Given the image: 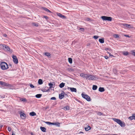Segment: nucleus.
<instances>
[{
    "label": "nucleus",
    "instance_id": "21",
    "mask_svg": "<svg viewBox=\"0 0 135 135\" xmlns=\"http://www.w3.org/2000/svg\"><path fill=\"white\" fill-rule=\"evenodd\" d=\"M20 100L21 102H27V100L25 98H20Z\"/></svg>",
    "mask_w": 135,
    "mask_h": 135
},
{
    "label": "nucleus",
    "instance_id": "2",
    "mask_svg": "<svg viewBox=\"0 0 135 135\" xmlns=\"http://www.w3.org/2000/svg\"><path fill=\"white\" fill-rule=\"evenodd\" d=\"M113 120L115 122L118 124L121 127H124L125 126V123L124 122H122V121L119 119L115 118H113Z\"/></svg>",
    "mask_w": 135,
    "mask_h": 135
},
{
    "label": "nucleus",
    "instance_id": "57",
    "mask_svg": "<svg viewBox=\"0 0 135 135\" xmlns=\"http://www.w3.org/2000/svg\"><path fill=\"white\" fill-rule=\"evenodd\" d=\"M12 135H15V134L12 132Z\"/></svg>",
    "mask_w": 135,
    "mask_h": 135
},
{
    "label": "nucleus",
    "instance_id": "23",
    "mask_svg": "<svg viewBox=\"0 0 135 135\" xmlns=\"http://www.w3.org/2000/svg\"><path fill=\"white\" fill-rule=\"evenodd\" d=\"M29 114L30 115L32 116H33L35 115L36 114V113L34 112H30V113Z\"/></svg>",
    "mask_w": 135,
    "mask_h": 135
},
{
    "label": "nucleus",
    "instance_id": "52",
    "mask_svg": "<svg viewBox=\"0 0 135 135\" xmlns=\"http://www.w3.org/2000/svg\"><path fill=\"white\" fill-rule=\"evenodd\" d=\"M124 36L125 37H129V35H124Z\"/></svg>",
    "mask_w": 135,
    "mask_h": 135
},
{
    "label": "nucleus",
    "instance_id": "30",
    "mask_svg": "<svg viewBox=\"0 0 135 135\" xmlns=\"http://www.w3.org/2000/svg\"><path fill=\"white\" fill-rule=\"evenodd\" d=\"M114 37V38H119V35L118 34H115L113 35Z\"/></svg>",
    "mask_w": 135,
    "mask_h": 135
},
{
    "label": "nucleus",
    "instance_id": "24",
    "mask_svg": "<svg viewBox=\"0 0 135 135\" xmlns=\"http://www.w3.org/2000/svg\"><path fill=\"white\" fill-rule=\"evenodd\" d=\"M99 41L101 43H103L104 42V39L103 38H100L99 39Z\"/></svg>",
    "mask_w": 135,
    "mask_h": 135
},
{
    "label": "nucleus",
    "instance_id": "43",
    "mask_svg": "<svg viewBox=\"0 0 135 135\" xmlns=\"http://www.w3.org/2000/svg\"><path fill=\"white\" fill-rule=\"evenodd\" d=\"M107 52L108 54H109V56H112V57H114V56L113 55L111 54L109 52Z\"/></svg>",
    "mask_w": 135,
    "mask_h": 135
},
{
    "label": "nucleus",
    "instance_id": "13",
    "mask_svg": "<svg viewBox=\"0 0 135 135\" xmlns=\"http://www.w3.org/2000/svg\"><path fill=\"white\" fill-rule=\"evenodd\" d=\"M57 14L58 16L61 18H66V17L65 16L63 15L60 13H57Z\"/></svg>",
    "mask_w": 135,
    "mask_h": 135
},
{
    "label": "nucleus",
    "instance_id": "41",
    "mask_svg": "<svg viewBox=\"0 0 135 135\" xmlns=\"http://www.w3.org/2000/svg\"><path fill=\"white\" fill-rule=\"evenodd\" d=\"M129 28H132L131 25L129 24H128V27Z\"/></svg>",
    "mask_w": 135,
    "mask_h": 135
},
{
    "label": "nucleus",
    "instance_id": "33",
    "mask_svg": "<svg viewBox=\"0 0 135 135\" xmlns=\"http://www.w3.org/2000/svg\"><path fill=\"white\" fill-rule=\"evenodd\" d=\"M122 25L126 27H128V24L127 23H123L122 24Z\"/></svg>",
    "mask_w": 135,
    "mask_h": 135
},
{
    "label": "nucleus",
    "instance_id": "14",
    "mask_svg": "<svg viewBox=\"0 0 135 135\" xmlns=\"http://www.w3.org/2000/svg\"><path fill=\"white\" fill-rule=\"evenodd\" d=\"M40 128L41 131L44 132H45L46 131V128L44 127H40Z\"/></svg>",
    "mask_w": 135,
    "mask_h": 135
},
{
    "label": "nucleus",
    "instance_id": "47",
    "mask_svg": "<svg viewBox=\"0 0 135 135\" xmlns=\"http://www.w3.org/2000/svg\"><path fill=\"white\" fill-rule=\"evenodd\" d=\"M44 17L46 19H48V17L47 16H45Z\"/></svg>",
    "mask_w": 135,
    "mask_h": 135
},
{
    "label": "nucleus",
    "instance_id": "29",
    "mask_svg": "<svg viewBox=\"0 0 135 135\" xmlns=\"http://www.w3.org/2000/svg\"><path fill=\"white\" fill-rule=\"evenodd\" d=\"M49 85L50 86L49 88L50 89H51V88L53 87V84L51 83H49Z\"/></svg>",
    "mask_w": 135,
    "mask_h": 135
},
{
    "label": "nucleus",
    "instance_id": "50",
    "mask_svg": "<svg viewBox=\"0 0 135 135\" xmlns=\"http://www.w3.org/2000/svg\"><path fill=\"white\" fill-rule=\"evenodd\" d=\"M80 30H81L82 31H83L84 30V29L83 28H80Z\"/></svg>",
    "mask_w": 135,
    "mask_h": 135
},
{
    "label": "nucleus",
    "instance_id": "60",
    "mask_svg": "<svg viewBox=\"0 0 135 135\" xmlns=\"http://www.w3.org/2000/svg\"><path fill=\"white\" fill-rule=\"evenodd\" d=\"M2 127H3V126H2V125H1V126H0V128H2Z\"/></svg>",
    "mask_w": 135,
    "mask_h": 135
},
{
    "label": "nucleus",
    "instance_id": "3",
    "mask_svg": "<svg viewBox=\"0 0 135 135\" xmlns=\"http://www.w3.org/2000/svg\"><path fill=\"white\" fill-rule=\"evenodd\" d=\"M86 79L91 80H95L98 79V78L95 76L87 74Z\"/></svg>",
    "mask_w": 135,
    "mask_h": 135
},
{
    "label": "nucleus",
    "instance_id": "27",
    "mask_svg": "<svg viewBox=\"0 0 135 135\" xmlns=\"http://www.w3.org/2000/svg\"><path fill=\"white\" fill-rule=\"evenodd\" d=\"M97 86L93 85V86L92 89L93 90H95L97 89Z\"/></svg>",
    "mask_w": 135,
    "mask_h": 135
},
{
    "label": "nucleus",
    "instance_id": "25",
    "mask_svg": "<svg viewBox=\"0 0 135 135\" xmlns=\"http://www.w3.org/2000/svg\"><path fill=\"white\" fill-rule=\"evenodd\" d=\"M43 83V81L42 79H40L38 80V83L39 84L41 85Z\"/></svg>",
    "mask_w": 135,
    "mask_h": 135
},
{
    "label": "nucleus",
    "instance_id": "1",
    "mask_svg": "<svg viewBox=\"0 0 135 135\" xmlns=\"http://www.w3.org/2000/svg\"><path fill=\"white\" fill-rule=\"evenodd\" d=\"M0 66L1 69L3 70H6L8 68L7 64L6 62H4L1 63Z\"/></svg>",
    "mask_w": 135,
    "mask_h": 135
},
{
    "label": "nucleus",
    "instance_id": "44",
    "mask_svg": "<svg viewBox=\"0 0 135 135\" xmlns=\"http://www.w3.org/2000/svg\"><path fill=\"white\" fill-rule=\"evenodd\" d=\"M33 25L34 26H38V25H37L35 23H33Z\"/></svg>",
    "mask_w": 135,
    "mask_h": 135
},
{
    "label": "nucleus",
    "instance_id": "31",
    "mask_svg": "<svg viewBox=\"0 0 135 135\" xmlns=\"http://www.w3.org/2000/svg\"><path fill=\"white\" fill-rule=\"evenodd\" d=\"M68 60L69 62L71 64L72 63V59L71 58H69Z\"/></svg>",
    "mask_w": 135,
    "mask_h": 135
},
{
    "label": "nucleus",
    "instance_id": "22",
    "mask_svg": "<svg viewBox=\"0 0 135 135\" xmlns=\"http://www.w3.org/2000/svg\"><path fill=\"white\" fill-rule=\"evenodd\" d=\"M105 50L107 51L108 50L110 52H112L113 51L110 48H106L105 49Z\"/></svg>",
    "mask_w": 135,
    "mask_h": 135
},
{
    "label": "nucleus",
    "instance_id": "48",
    "mask_svg": "<svg viewBox=\"0 0 135 135\" xmlns=\"http://www.w3.org/2000/svg\"><path fill=\"white\" fill-rule=\"evenodd\" d=\"M104 57L106 59H108L109 58V57L107 56H104Z\"/></svg>",
    "mask_w": 135,
    "mask_h": 135
},
{
    "label": "nucleus",
    "instance_id": "45",
    "mask_svg": "<svg viewBox=\"0 0 135 135\" xmlns=\"http://www.w3.org/2000/svg\"><path fill=\"white\" fill-rule=\"evenodd\" d=\"M45 90L44 91H45V92H48L49 91V89H48L47 90L45 89Z\"/></svg>",
    "mask_w": 135,
    "mask_h": 135
},
{
    "label": "nucleus",
    "instance_id": "56",
    "mask_svg": "<svg viewBox=\"0 0 135 135\" xmlns=\"http://www.w3.org/2000/svg\"><path fill=\"white\" fill-rule=\"evenodd\" d=\"M133 119H134L135 120V115H133Z\"/></svg>",
    "mask_w": 135,
    "mask_h": 135
},
{
    "label": "nucleus",
    "instance_id": "62",
    "mask_svg": "<svg viewBox=\"0 0 135 135\" xmlns=\"http://www.w3.org/2000/svg\"><path fill=\"white\" fill-rule=\"evenodd\" d=\"M89 45H90L89 44H87V46H88Z\"/></svg>",
    "mask_w": 135,
    "mask_h": 135
},
{
    "label": "nucleus",
    "instance_id": "28",
    "mask_svg": "<svg viewBox=\"0 0 135 135\" xmlns=\"http://www.w3.org/2000/svg\"><path fill=\"white\" fill-rule=\"evenodd\" d=\"M42 95L41 94H38L36 95H35V97L37 98H40L42 96Z\"/></svg>",
    "mask_w": 135,
    "mask_h": 135
},
{
    "label": "nucleus",
    "instance_id": "61",
    "mask_svg": "<svg viewBox=\"0 0 135 135\" xmlns=\"http://www.w3.org/2000/svg\"><path fill=\"white\" fill-rule=\"evenodd\" d=\"M9 66H12V65L11 64H9Z\"/></svg>",
    "mask_w": 135,
    "mask_h": 135
},
{
    "label": "nucleus",
    "instance_id": "18",
    "mask_svg": "<svg viewBox=\"0 0 135 135\" xmlns=\"http://www.w3.org/2000/svg\"><path fill=\"white\" fill-rule=\"evenodd\" d=\"M91 128L89 126H88L87 127H85L84 129L86 131H88Z\"/></svg>",
    "mask_w": 135,
    "mask_h": 135
},
{
    "label": "nucleus",
    "instance_id": "42",
    "mask_svg": "<svg viewBox=\"0 0 135 135\" xmlns=\"http://www.w3.org/2000/svg\"><path fill=\"white\" fill-rule=\"evenodd\" d=\"M56 123V124L57 125V126L58 127L60 126V123H59L58 122H56L55 123Z\"/></svg>",
    "mask_w": 135,
    "mask_h": 135
},
{
    "label": "nucleus",
    "instance_id": "9",
    "mask_svg": "<svg viewBox=\"0 0 135 135\" xmlns=\"http://www.w3.org/2000/svg\"><path fill=\"white\" fill-rule=\"evenodd\" d=\"M20 114V115L22 119H24L26 118V117L25 114L23 113L22 112H21Z\"/></svg>",
    "mask_w": 135,
    "mask_h": 135
},
{
    "label": "nucleus",
    "instance_id": "63",
    "mask_svg": "<svg viewBox=\"0 0 135 135\" xmlns=\"http://www.w3.org/2000/svg\"><path fill=\"white\" fill-rule=\"evenodd\" d=\"M88 20H90V19H89V18H88Z\"/></svg>",
    "mask_w": 135,
    "mask_h": 135
},
{
    "label": "nucleus",
    "instance_id": "8",
    "mask_svg": "<svg viewBox=\"0 0 135 135\" xmlns=\"http://www.w3.org/2000/svg\"><path fill=\"white\" fill-rule=\"evenodd\" d=\"M64 94H65V93L63 91H62L61 93L59 95V99H62L64 97Z\"/></svg>",
    "mask_w": 135,
    "mask_h": 135
},
{
    "label": "nucleus",
    "instance_id": "10",
    "mask_svg": "<svg viewBox=\"0 0 135 135\" xmlns=\"http://www.w3.org/2000/svg\"><path fill=\"white\" fill-rule=\"evenodd\" d=\"M3 85L4 86H7L9 88H11L12 86L10 84L7 83H6L4 82L3 83Z\"/></svg>",
    "mask_w": 135,
    "mask_h": 135
},
{
    "label": "nucleus",
    "instance_id": "49",
    "mask_svg": "<svg viewBox=\"0 0 135 135\" xmlns=\"http://www.w3.org/2000/svg\"><path fill=\"white\" fill-rule=\"evenodd\" d=\"M0 98H5V96H3L1 95H0Z\"/></svg>",
    "mask_w": 135,
    "mask_h": 135
},
{
    "label": "nucleus",
    "instance_id": "34",
    "mask_svg": "<svg viewBox=\"0 0 135 135\" xmlns=\"http://www.w3.org/2000/svg\"><path fill=\"white\" fill-rule=\"evenodd\" d=\"M131 52L132 54L135 56V50H132Z\"/></svg>",
    "mask_w": 135,
    "mask_h": 135
},
{
    "label": "nucleus",
    "instance_id": "7",
    "mask_svg": "<svg viewBox=\"0 0 135 135\" xmlns=\"http://www.w3.org/2000/svg\"><path fill=\"white\" fill-rule=\"evenodd\" d=\"M12 56L13 59V62L15 64H18V60L16 56L15 55H13Z\"/></svg>",
    "mask_w": 135,
    "mask_h": 135
},
{
    "label": "nucleus",
    "instance_id": "11",
    "mask_svg": "<svg viewBox=\"0 0 135 135\" xmlns=\"http://www.w3.org/2000/svg\"><path fill=\"white\" fill-rule=\"evenodd\" d=\"M68 89H70L71 91L72 92H76L77 90L75 88H71L68 87Z\"/></svg>",
    "mask_w": 135,
    "mask_h": 135
},
{
    "label": "nucleus",
    "instance_id": "19",
    "mask_svg": "<svg viewBox=\"0 0 135 135\" xmlns=\"http://www.w3.org/2000/svg\"><path fill=\"white\" fill-rule=\"evenodd\" d=\"M45 55L48 57H51V54L47 52H46L45 53Z\"/></svg>",
    "mask_w": 135,
    "mask_h": 135
},
{
    "label": "nucleus",
    "instance_id": "35",
    "mask_svg": "<svg viewBox=\"0 0 135 135\" xmlns=\"http://www.w3.org/2000/svg\"><path fill=\"white\" fill-rule=\"evenodd\" d=\"M98 37L99 36L96 35L94 36L93 37V38L95 39H97Z\"/></svg>",
    "mask_w": 135,
    "mask_h": 135
},
{
    "label": "nucleus",
    "instance_id": "26",
    "mask_svg": "<svg viewBox=\"0 0 135 135\" xmlns=\"http://www.w3.org/2000/svg\"><path fill=\"white\" fill-rule=\"evenodd\" d=\"M43 9L46 11L50 13H52V12L50 11L46 7L43 8Z\"/></svg>",
    "mask_w": 135,
    "mask_h": 135
},
{
    "label": "nucleus",
    "instance_id": "39",
    "mask_svg": "<svg viewBox=\"0 0 135 135\" xmlns=\"http://www.w3.org/2000/svg\"><path fill=\"white\" fill-rule=\"evenodd\" d=\"M51 100H56V98L55 97H52L51 98Z\"/></svg>",
    "mask_w": 135,
    "mask_h": 135
},
{
    "label": "nucleus",
    "instance_id": "58",
    "mask_svg": "<svg viewBox=\"0 0 135 135\" xmlns=\"http://www.w3.org/2000/svg\"><path fill=\"white\" fill-rule=\"evenodd\" d=\"M83 133V132H80L79 133Z\"/></svg>",
    "mask_w": 135,
    "mask_h": 135
},
{
    "label": "nucleus",
    "instance_id": "38",
    "mask_svg": "<svg viewBox=\"0 0 135 135\" xmlns=\"http://www.w3.org/2000/svg\"><path fill=\"white\" fill-rule=\"evenodd\" d=\"M133 116H131V117H129L128 118V119H130V120H132L133 119Z\"/></svg>",
    "mask_w": 135,
    "mask_h": 135
},
{
    "label": "nucleus",
    "instance_id": "53",
    "mask_svg": "<svg viewBox=\"0 0 135 135\" xmlns=\"http://www.w3.org/2000/svg\"><path fill=\"white\" fill-rule=\"evenodd\" d=\"M109 134H100V135H109Z\"/></svg>",
    "mask_w": 135,
    "mask_h": 135
},
{
    "label": "nucleus",
    "instance_id": "40",
    "mask_svg": "<svg viewBox=\"0 0 135 135\" xmlns=\"http://www.w3.org/2000/svg\"><path fill=\"white\" fill-rule=\"evenodd\" d=\"M8 131L10 132L11 130V128L10 127H8Z\"/></svg>",
    "mask_w": 135,
    "mask_h": 135
},
{
    "label": "nucleus",
    "instance_id": "37",
    "mask_svg": "<svg viewBox=\"0 0 135 135\" xmlns=\"http://www.w3.org/2000/svg\"><path fill=\"white\" fill-rule=\"evenodd\" d=\"M97 114L99 115H103V114L101 112H98Z\"/></svg>",
    "mask_w": 135,
    "mask_h": 135
},
{
    "label": "nucleus",
    "instance_id": "16",
    "mask_svg": "<svg viewBox=\"0 0 135 135\" xmlns=\"http://www.w3.org/2000/svg\"><path fill=\"white\" fill-rule=\"evenodd\" d=\"M65 110H68L70 109V107L68 106H66L62 108Z\"/></svg>",
    "mask_w": 135,
    "mask_h": 135
},
{
    "label": "nucleus",
    "instance_id": "5",
    "mask_svg": "<svg viewBox=\"0 0 135 135\" xmlns=\"http://www.w3.org/2000/svg\"><path fill=\"white\" fill-rule=\"evenodd\" d=\"M0 46L2 47L4 50L6 51H10V49L8 46L4 44H2L0 45Z\"/></svg>",
    "mask_w": 135,
    "mask_h": 135
},
{
    "label": "nucleus",
    "instance_id": "55",
    "mask_svg": "<svg viewBox=\"0 0 135 135\" xmlns=\"http://www.w3.org/2000/svg\"><path fill=\"white\" fill-rule=\"evenodd\" d=\"M4 37H6L7 36V35L6 34H4Z\"/></svg>",
    "mask_w": 135,
    "mask_h": 135
},
{
    "label": "nucleus",
    "instance_id": "51",
    "mask_svg": "<svg viewBox=\"0 0 135 135\" xmlns=\"http://www.w3.org/2000/svg\"><path fill=\"white\" fill-rule=\"evenodd\" d=\"M49 108V107L48 106L46 107L45 108V110H46L48 108Z\"/></svg>",
    "mask_w": 135,
    "mask_h": 135
},
{
    "label": "nucleus",
    "instance_id": "15",
    "mask_svg": "<svg viewBox=\"0 0 135 135\" xmlns=\"http://www.w3.org/2000/svg\"><path fill=\"white\" fill-rule=\"evenodd\" d=\"M99 91L100 92H103L105 91V89L104 88L100 87L99 89Z\"/></svg>",
    "mask_w": 135,
    "mask_h": 135
},
{
    "label": "nucleus",
    "instance_id": "59",
    "mask_svg": "<svg viewBox=\"0 0 135 135\" xmlns=\"http://www.w3.org/2000/svg\"><path fill=\"white\" fill-rule=\"evenodd\" d=\"M31 135H34L33 133H32V132H31Z\"/></svg>",
    "mask_w": 135,
    "mask_h": 135
},
{
    "label": "nucleus",
    "instance_id": "20",
    "mask_svg": "<svg viewBox=\"0 0 135 135\" xmlns=\"http://www.w3.org/2000/svg\"><path fill=\"white\" fill-rule=\"evenodd\" d=\"M65 83H62L59 85V87L61 88H62L65 86Z\"/></svg>",
    "mask_w": 135,
    "mask_h": 135
},
{
    "label": "nucleus",
    "instance_id": "32",
    "mask_svg": "<svg viewBox=\"0 0 135 135\" xmlns=\"http://www.w3.org/2000/svg\"><path fill=\"white\" fill-rule=\"evenodd\" d=\"M128 52L127 51H124L123 53V54L124 55L127 56L128 54Z\"/></svg>",
    "mask_w": 135,
    "mask_h": 135
},
{
    "label": "nucleus",
    "instance_id": "6",
    "mask_svg": "<svg viewBox=\"0 0 135 135\" xmlns=\"http://www.w3.org/2000/svg\"><path fill=\"white\" fill-rule=\"evenodd\" d=\"M81 95L83 98L85 99L88 101L89 102L90 101V98L88 95L82 93Z\"/></svg>",
    "mask_w": 135,
    "mask_h": 135
},
{
    "label": "nucleus",
    "instance_id": "12",
    "mask_svg": "<svg viewBox=\"0 0 135 135\" xmlns=\"http://www.w3.org/2000/svg\"><path fill=\"white\" fill-rule=\"evenodd\" d=\"M80 76L82 77L83 78H86V79L87 74L84 73H81L80 74Z\"/></svg>",
    "mask_w": 135,
    "mask_h": 135
},
{
    "label": "nucleus",
    "instance_id": "46",
    "mask_svg": "<svg viewBox=\"0 0 135 135\" xmlns=\"http://www.w3.org/2000/svg\"><path fill=\"white\" fill-rule=\"evenodd\" d=\"M4 82L2 81H0V84L3 85Z\"/></svg>",
    "mask_w": 135,
    "mask_h": 135
},
{
    "label": "nucleus",
    "instance_id": "4",
    "mask_svg": "<svg viewBox=\"0 0 135 135\" xmlns=\"http://www.w3.org/2000/svg\"><path fill=\"white\" fill-rule=\"evenodd\" d=\"M101 18L104 21H111L112 20V18L110 17L102 16L101 17Z\"/></svg>",
    "mask_w": 135,
    "mask_h": 135
},
{
    "label": "nucleus",
    "instance_id": "17",
    "mask_svg": "<svg viewBox=\"0 0 135 135\" xmlns=\"http://www.w3.org/2000/svg\"><path fill=\"white\" fill-rule=\"evenodd\" d=\"M45 123L49 125H55L56 124V123H51V122H45Z\"/></svg>",
    "mask_w": 135,
    "mask_h": 135
},
{
    "label": "nucleus",
    "instance_id": "36",
    "mask_svg": "<svg viewBox=\"0 0 135 135\" xmlns=\"http://www.w3.org/2000/svg\"><path fill=\"white\" fill-rule=\"evenodd\" d=\"M30 86L31 88H34L35 86L34 85H33L32 84H30Z\"/></svg>",
    "mask_w": 135,
    "mask_h": 135
},
{
    "label": "nucleus",
    "instance_id": "54",
    "mask_svg": "<svg viewBox=\"0 0 135 135\" xmlns=\"http://www.w3.org/2000/svg\"><path fill=\"white\" fill-rule=\"evenodd\" d=\"M71 69L70 68H68V70L69 71H70V70Z\"/></svg>",
    "mask_w": 135,
    "mask_h": 135
}]
</instances>
